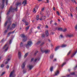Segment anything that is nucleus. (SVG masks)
<instances>
[{"mask_svg":"<svg viewBox=\"0 0 77 77\" xmlns=\"http://www.w3.org/2000/svg\"><path fill=\"white\" fill-rule=\"evenodd\" d=\"M3 66H4V64H2L1 66V68H2V67H3Z\"/></svg>","mask_w":77,"mask_h":77,"instance_id":"50","label":"nucleus"},{"mask_svg":"<svg viewBox=\"0 0 77 77\" xmlns=\"http://www.w3.org/2000/svg\"><path fill=\"white\" fill-rule=\"evenodd\" d=\"M26 69H24L23 71V74H25V73H26Z\"/></svg>","mask_w":77,"mask_h":77,"instance_id":"30","label":"nucleus"},{"mask_svg":"<svg viewBox=\"0 0 77 77\" xmlns=\"http://www.w3.org/2000/svg\"><path fill=\"white\" fill-rule=\"evenodd\" d=\"M5 2H6V5H8V0H6Z\"/></svg>","mask_w":77,"mask_h":77,"instance_id":"42","label":"nucleus"},{"mask_svg":"<svg viewBox=\"0 0 77 77\" xmlns=\"http://www.w3.org/2000/svg\"><path fill=\"white\" fill-rule=\"evenodd\" d=\"M21 37L23 38V40H22L23 42H26L27 41V37L25 36V35L24 34H22L21 35Z\"/></svg>","mask_w":77,"mask_h":77,"instance_id":"2","label":"nucleus"},{"mask_svg":"<svg viewBox=\"0 0 77 77\" xmlns=\"http://www.w3.org/2000/svg\"><path fill=\"white\" fill-rule=\"evenodd\" d=\"M12 32H9L8 34V36H7V37L9 36H10V35H11V34H12Z\"/></svg>","mask_w":77,"mask_h":77,"instance_id":"25","label":"nucleus"},{"mask_svg":"<svg viewBox=\"0 0 77 77\" xmlns=\"http://www.w3.org/2000/svg\"><path fill=\"white\" fill-rule=\"evenodd\" d=\"M62 31L63 32H66L67 31V29L65 28L64 29H63Z\"/></svg>","mask_w":77,"mask_h":77,"instance_id":"24","label":"nucleus"},{"mask_svg":"<svg viewBox=\"0 0 77 77\" xmlns=\"http://www.w3.org/2000/svg\"><path fill=\"white\" fill-rule=\"evenodd\" d=\"M11 42H12V40H10L9 42V43L11 44Z\"/></svg>","mask_w":77,"mask_h":77,"instance_id":"60","label":"nucleus"},{"mask_svg":"<svg viewBox=\"0 0 77 77\" xmlns=\"http://www.w3.org/2000/svg\"><path fill=\"white\" fill-rule=\"evenodd\" d=\"M57 30L59 31H62V30H63V29L62 28H58Z\"/></svg>","mask_w":77,"mask_h":77,"instance_id":"21","label":"nucleus"},{"mask_svg":"<svg viewBox=\"0 0 77 77\" xmlns=\"http://www.w3.org/2000/svg\"><path fill=\"white\" fill-rule=\"evenodd\" d=\"M65 64H66V62H65L62 65V67H63V66H64V65H65Z\"/></svg>","mask_w":77,"mask_h":77,"instance_id":"37","label":"nucleus"},{"mask_svg":"<svg viewBox=\"0 0 77 77\" xmlns=\"http://www.w3.org/2000/svg\"><path fill=\"white\" fill-rule=\"evenodd\" d=\"M29 26H28L26 27L25 30L26 31H27V30H29Z\"/></svg>","mask_w":77,"mask_h":77,"instance_id":"31","label":"nucleus"},{"mask_svg":"<svg viewBox=\"0 0 77 77\" xmlns=\"http://www.w3.org/2000/svg\"><path fill=\"white\" fill-rule=\"evenodd\" d=\"M41 42L40 41L38 42L36 44V45H39V44H40Z\"/></svg>","mask_w":77,"mask_h":77,"instance_id":"33","label":"nucleus"},{"mask_svg":"<svg viewBox=\"0 0 77 77\" xmlns=\"http://www.w3.org/2000/svg\"><path fill=\"white\" fill-rule=\"evenodd\" d=\"M5 0H2V5H1V8H3L4 6H5Z\"/></svg>","mask_w":77,"mask_h":77,"instance_id":"10","label":"nucleus"},{"mask_svg":"<svg viewBox=\"0 0 77 77\" xmlns=\"http://www.w3.org/2000/svg\"><path fill=\"white\" fill-rule=\"evenodd\" d=\"M9 68V66L8 65L6 66V68L8 69Z\"/></svg>","mask_w":77,"mask_h":77,"instance_id":"46","label":"nucleus"},{"mask_svg":"<svg viewBox=\"0 0 77 77\" xmlns=\"http://www.w3.org/2000/svg\"><path fill=\"white\" fill-rule=\"evenodd\" d=\"M66 38H72L74 36V35L72 34H68L66 35Z\"/></svg>","mask_w":77,"mask_h":77,"instance_id":"6","label":"nucleus"},{"mask_svg":"<svg viewBox=\"0 0 77 77\" xmlns=\"http://www.w3.org/2000/svg\"><path fill=\"white\" fill-rule=\"evenodd\" d=\"M37 60H38V59L37 58H36L34 60V62H36V61H37Z\"/></svg>","mask_w":77,"mask_h":77,"instance_id":"41","label":"nucleus"},{"mask_svg":"<svg viewBox=\"0 0 77 77\" xmlns=\"http://www.w3.org/2000/svg\"><path fill=\"white\" fill-rule=\"evenodd\" d=\"M75 29L76 30H77V25H76L75 26Z\"/></svg>","mask_w":77,"mask_h":77,"instance_id":"45","label":"nucleus"},{"mask_svg":"<svg viewBox=\"0 0 77 77\" xmlns=\"http://www.w3.org/2000/svg\"><path fill=\"white\" fill-rule=\"evenodd\" d=\"M22 21L23 22H24V23H25V22H26V21L24 19H23L22 20Z\"/></svg>","mask_w":77,"mask_h":77,"instance_id":"53","label":"nucleus"},{"mask_svg":"<svg viewBox=\"0 0 77 77\" xmlns=\"http://www.w3.org/2000/svg\"><path fill=\"white\" fill-rule=\"evenodd\" d=\"M15 9V8H13L12 7H11L9 11H8V12H7V14H9V12H14Z\"/></svg>","mask_w":77,"mask_h":77,"instance_id":"4","label":"nucleus"},{"mask_svg":"<svg viewBox=\"0 0 77 77\" xmlns=\"http://www.w3.org/2000/svg\"><path fill=\"white\" fill-rule=\"evenodd\" d=\"M54 32H52L50 33V34L53 35H54Z\"/></svg>","mask_w":77,"mask_h":77,"instance_id":"43","label":"nucleus"},{"mask_svg":"<svg viewBox=\"0 0 77 77\" xmlns=\"http://www.w3.org/2000/svg\"><path fill=\"white\" fill-rule=\"evenodd\" d=\"M25 66H26V62H24L23 63L21 66L22 68H23H23H24V67H25Z\"/></svg>","mask_w":77,"mask_h":77,"instance_id":"11","label":"nucleus"},{"mask_svg":"<svg viewBox=\"0 0 77 77\" xmlns=\"http://www.w3.org/2000/svg\"><path fill=\"white\" fill-rule=\"evenodd\" d=\"M8 57L9 58H8L7 59V61L8 62V61H9L10 60H11V55H9L8 56Z\"/></svg>","mask_w":77,"mask_h":77,"instance_id":"17","label":"nucleus"},{"mask_svg":"<svg viewBox=\"0 0 77 77\" xmlns=\"http://www.w3.org/2000/svg\"><path fill=\"white\" fill-rule=\"evenodd\" d=\"M60 37L61 38H63V36L62 35H60Z\"/></svg>","mask_w":77,"mask_h":77,"instance_id":"40","label":"nucleus"},{"mask_svg":"<svg viewBox=\"0 0 77 77\" xmlns=\"http://www.w3.org/2000/svg\"><path fill=\"white\" fill-rule=\"evenodd\" d=\"M75 74V72H74L71 73H70V75H67V76H68V77H69V76H70V75H74Z\"/></svg>","mask_w":77,"mask_h":77,"instance_id":"20","label":"nucleus"},{"mask_svg":"<svg viewBox=\"0 0 77 77\" xmlns=\"http://www.w3.org/2000/svg\"><path fill=\"white\" fill-rule=\"evenodd\" d=\"M24 47V45H23V42H21L20 45V48H22V47Z\"/></svg>","mask_w":77,"mask_h":77,"instance_id":"16","label":"nucleus"},{"mask_svg":"<svg viewBox=\"0 0 77 77\" xmlns=\"http://www.w3.org/2000/svg\"><path fill=\"white\" fill-rule=\"evenodd\" d=\"M53 57H54V55H52L50 56V58L51 59H52L53 58Z\"/></svg>","mask_w":77,"mask_h":77,"instance_id":"28","label":"nucleus"},{"mask_svg":"<svg viewBox=\"0 0 77 77\" xmlns=\"http://www.w3.org/2000/svg\"><path fill=\"white\" fill-rule=\"evenodd\" d=\"M44 8H42V11H44Z\"/></svg>","mask_w":77,"mask_h":77,"instance_id":"56","label":"nucleus"},{"mask_svg":"<svg viewBox=\"0 0 77 77\" xmlns=\"http://www.w3.org/2000/svg\"><path fill=\"white\" fill-rule=\"evenodd\" d=\"M21 5V2H17L16 4V6L17 7V6H20Z\"/></svg>","mask_w":77,"mask_h":77,"instance_id":"9","label":"nucleus"},{"mask_svg":"<svg viewBox=\"0 0 77 77\" xmlns=\"http://www.w3.org/2000/svg\"><path fill=\"white\" fill-rule=\"evenodd\" d=\"M72 1L73 3H75V4H77V3H76L75 0H72Z\"/></svg>","mask_w":77,"mask_h":77,"instance_id":"38","label":"nucleus"},{"mask_svg":"<svg viewBox=\"0 0 77 77\" xmlns=\"http://www.w3.org/2000/svg\"><path fill=\"white\" fill-rule=\"evenodd\" d=\"M8 44H6L3 48V49L5 50V51H7L9 47L8 46Z\"/></svg>","mask_w":77,"mask_h":77,"instance_id":"3","label":"nucleus"},{"mask_svg":"<svg viewBox=\"0 0 77 77\" xmlns=\"http://www.w3.org/2000/svg\"><path fill=\"white\" fill-rule=\"evenodd\" d=\"M44 52L46 54H47L48 53H50V51L48 50H46Z\"/></svg>","mask_w":77,"mask_h":77,"instance_id":"15","label":"nucleus"},{"mask_svg":"<svg viewBox=\"0 0 77 77\" xmlns=\"http://www.w3.org/2000/svg\"><path fill=\"white\" fill-rule=\"evenodd\" d=\"M38 51H36L35 52V53H34V56H36V54H37V53H38Z\"/></svg>","mask_w":77,"mask_h":77,"instance_id":"36","label":"nucleus"},{"mask_svg":"<svg viewBox=\"0 0 77 77\" xmlns=\"http://www.w3.org/2000/svg\"><path fill=\"white\" fill-rule=\"evenodd\" d=\"M17 7H16L15 9V10L16 11H17Z\"/></svg>","mask_w":77,"mask_h":77,"instance_id":"58","label":"nucleus"},{"mask_svg":"<svg viewBox=\"0 0 77 77\" xmlns=\"http://www.w3.org/2000/svg\"><path fill=\"white\" fill-rule=\"evenodd\" d=\"M28 54H29V53H27L26 54H25L24 56V58H26V57H27V56H28Z\"/></svg>","mask_w":77,"mask_h":77,"instance_id":"23","label":"nucleus"},{"mask_svg":"<svg viewBox=\"0 0 77 77\" xmlns=\"http://www.w3.org/2000/svg\"><path fill=\"white\" fill-rule=\"evenodd\" d=\"M33 66L31 65H29L27 66V68L29 70H31L33 68Z\"/></svg>","mask_w":77,"mask_h":77,"instance_id":"8","label":"nucleus"},{"mask_svg":"<svg viewBox=\"0 0 77 77\" xmlns=\"http://www.w3.org/2000/svg\"><path fill=\"white\" fill-rule=\"evenodd\" d=\"M8 32V30H5V32H4V33H7Z\"/></svg>","mask_w":77,"mask_h":77,"instance_id":"49","label":"nucleus"},{"mask_svg":"<svg viewBox=\"0 0 77 77\" xmlns=\"http://www.w3.org/2000/svg\"><path fill=\"white\" fill-rule=\"evenodd\" d=\"M33 12H34V13H36V10H35V8L34 9Z\"/></svg>","mask_w":77,"mask_h":77,"instance_id":"47","label":"nucleus"},{"mask_svg":"<svg viewBox=\"0 0 77 77\" xmlns=\"http://www.w3.org/2000/svg\"><path fill=\"white\" fill-rule=\"evenodd\" d=\"M53 9L54 11H55V8L54 7L53 8Z\"/></svg>","mask_w":77,"mask_h":77,"instance_id":"62","label":"nucleus"},{"mask_svg":"<svg viewBox=\"0 0 77 77\" xmlns=\"http://www.w3.org/2000/svg\"><path fill=\"white\" fill-rule=\"evenodd\" d=\"M43 18V17H42L40 19V20H41H41H42L43 19H42V18Z\"/></svg>","mask_w":77,"mask_h":77,"instance_id":"55","label":"nucleus"},{"mask_svg":"<svg viewBox=\"0 0 77 77\" xmlns=\"http://www.w3.org/2000/svg\"><path fill=\"white\" fill-rule=\"evenodd\" d=\"M60 48V46L57 47L55 49V51H57V50H58V49H59V48Z\"/></svg>","mask_w":77,"mask_h":77,"instance_id":"22","label":"nucleus"},{"mask_svg":"<svg viewBox=\"0 0 77 77\" xmlns=\"http://www.w3.org/2000/svg\"><path fill=\"white\" fill-rule=\"evenodd\" d=\"M71 50H70L68 52V53L67 54V55L68 56L70 54V53H71Z\"/></svg>","mask_w":77,"mask_h":77,"instance_id":"35","label":"nucleus"},{"mask_svg":"<svg viewBox=\"0 0 77 77\" xmlns=\"http://www.w3.org/2000/svg\"><path fill=\"white\" fill-rule=\"evenodd\" d=\"M77 52V51H76L75 52V53H74L73 54H72V55L71 57H73L75 54H76V53Z\"/></svg>","mask_w":77,"mask_h":77,"instance_id":"29","label":"nucleus"},{"mask_svg":"<svg viewBox=\"0 0 77 77\" xmlns=\"http://www.w3.org/2000/svg\"><path fill=\"white\" fill-rule=\"evenodd\" d=\"M42 38H44L45 37V34H43L42 35Z\"/></svg>","mask_w":77,"mask_h":77,"instance_id":"26","label":"nucleus"},{"mask_svg":"<svg viewBox=\"0 0 77 77\" xmlns=\"http://www.w3.org/2000/svg\"><path fill=\"white\" fill-rule=\"evenodd\" d=\"M18 55L19 58V59H20V58H21V52H19L18 53Z\"/></svg>","mask_w":77,"mask_h":77,"instance_id":"18","label":"nucleus"},{"mask_svg":"<svg viewBox=\"0 0 77 77\" xmlns=\"http://www.w3.org/2000/svg\"><path fill=\"white\" fill-rule=\"evenodd\" d=\"M67 46V45H66L63 44L62 45H61L60 46L61 47H62V48H63V47H66Z\"/></svg>","mask_w":77,"mask_h":77,"instance_id":"14","label":"nucleus"},{"mask_svg":"<svg viewBox=\"0 0 77 77\" xmlns=\"http://www.w3.org/2000/svg\"><path fill=\"white\" fill-rule=\"evenodd\" d=\"M11 20V18H9L8 19V21H7L5 23L4 26H6V25H7V24H8H8L7 26V30L9 29V30H13V29H14L16 25H15V24L13 23L11 25V27H10V26L11 25V23L12 22V21H10Z\"/></svg>","mask_w":77,"mask_h":77,"instance_id":"1","label":"nucleus"},{"mask_svg":"<svg viewBox=\"0 0 77 77\" xmlns=\"http://www.w3.org/2000/svg\"><path fill=\"white\" fill-rule=\"evenodd\" d=\"M36 20H39V15H38L36 17Z\"/></svg>","mask_w":77,"mask_h":77,"instance_id":"34","label":"nucleus"},{"mask_svg":"<svg viewBox=\"0 0 77 77\" xmlns=\"http://www.w3.org/2000/svg\"><path fill=\"white\" fill-rule=\"evenodd\" d=\"M5 63V64H7V63H8V61H6Z\"/></svg>","mask_w":77,"mask_h":77,"instance_id":"57","label":"nucleus"},{"mask_svg":"<svg viewBox=\"0 0 77 77\" xmlns=\"http://www.w3.org/2000/svg\"><path fill=\"white\" fill-rule=\"evenodd\" d=\"M34 60V58H32L31 59V62H33V61Z\"/></svg>","mask_w":77,"mask_h":77,"instance_id":"48","label":"nucleus"},{"mask_svg":"<svg viewBox=\"0 0 77 77\" xmlns=\"http://www.w3.org/2000/svg\"><path fill=\"white\" fill-rule=\"evenodd\" d=\"M15 74H14V70L11 72L10 74L9 77H14Z\"/></svg>","mask_w":77,"mask_h":77,"instance_id":"5","label":"nucleus"},{"mask_svg":"<svg viewBox=\"0 0 77 77\" xmlns=\"http://www.w3.org/2000/svg\"><path fill=\"white\" fill-rule=\"evenodd\" d=\"M48 26L47 25L46 26V28H48Z\"/></svg>","mask_w":77,"mask_h":77,"instance_id":"64","label":"nucleus"},{"mask_svg":"<svg viewBox=\"0 0 77 77\" xmlns=\"http://www.w3.org/2000/svg\"><path fill=\"white\" fill-rule=\"evenodd\" d=\"M5 74V72H3L2 74H1V76H2L3 75H4V74Z\"/></svg>","mask_w":77,"mask_h":77,"instance_id":"39","label":"nucleus"},{"mask_svg":"<svg viewBox=\"0 0 77 77\" xmlns=\"http://www.w3.org/2000/svg\"><path fill=\"white\" fill-rule=\"evenodd\" d=\"M44 44V42H43L41 44V46H42V45H43Z\"/></svg>","mask_w":77,"mask_h":77,"instance_id":"51","label":"nucleus"},{"mask_svg":"<svg viewBox=\"0 0 77 77\" xmlns=\"http://www.w3.org/2000/svg\"><path fill=\"white\" fill-rule=\"evenodd\" d=\"M23 4L24 5V6H26L27 5V0H24L23 2Z\"/></svg>","mask_w":77,"mask_h":77,"instance_id":"12","label":"nucleus"},{"mask_svg":"<svg viewBox=\"0 0 77 77\" xmlns=\"http://www.w3.org/2000/svg\"><path fill=\"white\" fill-rule=\"evenodd\" d=\"M46 1H47V3H49V0H46Z\"/></svg>","mask_w":77,"mask_h":77,"instance_id":"63","label":"nucleus"},{"mask_svg":"<svg viewBox=\"0 0 77 77\" xmlns=\"http://www.w3.org/2000/svg\"><path fill=\"white\" fill-rule=\"evenodd\" d=\"M32 44V42L31 41H29L28 42L27 44L26 45V48H27L29 47V46H30Z\"/></svg>","mask_w":77,"mask_h":77,"instance_id":"7","label":"nucleus"},{"mask_svg":"<svg viewBox=\"0 0 77 77\" xmlns=\"http://www.w3.org/2000/svg\"><path fill=\"white\" fill-rule=\"evenodd\" d=\"M50 23L51 24H52V23H53V20L51 21Z\"/></svg>","mask_w":77,"mask_h":77,"instance_id":"59","label":"nucleus"},{"mask_svg":"<svg viewBox=\"0 0 77 77\" xmlns=\"http://www.w3.org/2000/svg\"><path fill=\"white\" fill-rule=\"evenodd\" d=\"M49 35V33H48V30H46L45 31V35L46 36H48Z\"/></svg>","mask_w":77,"mask_h":77,"instance_id":"13","label":"nucleus"},{"mask_svg":"<svg viewBox=\"0 0 77 77\" xmlns=\"http://www.w3.org/2000/svg\"><path fill=\"white\" fill-rule=\"evenodd\" d=\"M57 14L58 15H60V14H59V11H57Z\"/></svg>","mask_w":77,"mask_h":77,"instance_id":"44","label":"nucleus"},{"mask_svg":"<svg viewBox=\"0 0 77 77\" xmlns=\"http://www.w3.org/2000/svg\"><path fill=\"white\" fill-rule=\"evenodd\" d=\"M25 24L26 26H28L29 25V23L27 22H25Z\"/></svg>","mask_w":77,"mask_h":77,"instance_id":"32","label":"nucleus"},{"mask_svg":"<svg viewBox=\"0 0 77 77\" xmlns=\"http://www.w3.org/2000/svg\"><path fill=\"white\" fill-rule=\"evenodd\" d=\"M53 66H52L51 67L50 70L51 72H52V71H53Z\"/></svg>","mask_w":77,"mask_h":77,"instance_id":"27","label":"nucleus"},{"mask_svg":"<svg viewBox=\"0 0 77 77\" xmlns=\"http://www.w3.org/2000/svg\"><path fill=\"white\" fill-rule=\"evenodd\" d=\"M70 15L72 17H73V16H72V14L70 13Z\"/></svg>","mask_w":77,"mask_h":77,"instance_id":"52","label":"nucleus"},{"mask_svg":"<svg viewBox=\"0 0 77 77\" xmlns=\"http://www.w3.org/2000/svg\"><path fill=\"white\" fill-rule=\"evenodd\" d=\"M59 74V71L57 70V71L55 73V75H57V74Z\"/></svg>","mask_w":77,"mask_h":77,"instance_id":"19","label":"nucleus"},{"mask_svg":"<svg viewBox=\"0 0 77 77\" xmlns=\"http://www.w3.org/2000/svg\"><path fill=\"white\" fill-rule=\"evenodd\" d=\"M36 8H37V9H38V8H39V6H36Z\"/></svg>","mask_w":77,"mask_h":77,"instance_id":"61","label":"nucleus"},{"mask_svg":"<svg viewBox=\"0 0 77 77\" xmlns=\"http://www.w3.org/2000/svg\"><path fill=\"white\" fill-rule=\"evenodd\" d=\"M37 28L38 29H41V28H40V26H38L37 27Z\"/></svg>","mask_w":77,"mask_h":77,"instance_id":"54","label":"nucleus"}]
</instances>
